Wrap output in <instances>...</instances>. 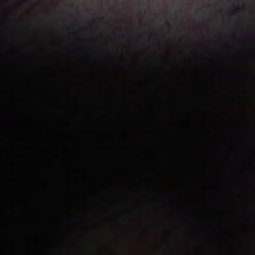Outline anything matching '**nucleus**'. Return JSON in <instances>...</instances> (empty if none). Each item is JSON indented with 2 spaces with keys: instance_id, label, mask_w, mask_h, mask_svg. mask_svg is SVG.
Instances as JSON below:
<instances>
[{
  "instance_id": "2",
  "label": "nucleus",
  "mask_w": 255,
  "mask_h": 255,
  "mask_svg": "<svg viewBox=\"0 0 255 255\" xmlns=\"http://www.w3.org/2000/svg\"><path fill=\"white\" fill-rule=\"evenodd\" d=\"M167 25L168 26H169V25H170V23H169V22H167Z\"/></svg>"
},
{
  "instance_id": "1",
  "label": "nucleus",
  "mask_w": 255,
  "mask_h": 255,
  "mask_svg": "<svg viewBox=\"0 0 255 255\" xmlns=\"http://www.w3.org/2000/svg\"><path fill=\"white\" fill-rule=\"evenodd\" d=\"M206 16L207 17H211V13H207L206 14Z\"/></svg>"
}]
</instances>
